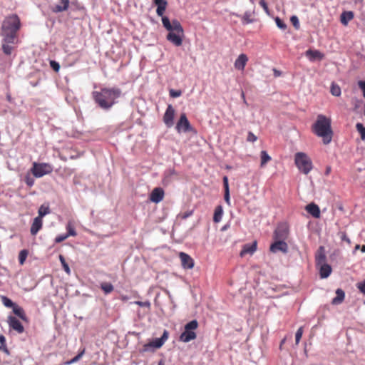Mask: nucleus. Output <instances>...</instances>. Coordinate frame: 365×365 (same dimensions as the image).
Masks as SVG:
<instances>
[{
  "instance_id": "obj_6",
  "label": "nucleus",
  "mask_w": 365,
  "mask_h": 365,
  "mask_svg": "<svg viewBox=\"0 0 365 365\" xmlns=\"http://www.w3.org/2000/svg\"><path fill=\"white\" fill-rule=\"evenodd\" d=\"M198 323L194 319L188 322L185 326V331L180 334V340L183 342H189L196 338V334L194 331L197 328Z\"/></svg>"
},
{
  "instance_id": "obj_22",
  "label": "nucleus",
  "mask_w": 365,
  "mask_h": 365,
  "mask_svg": "<svg viewBox=\"0 0 365 365\" xmlns=\"http://www.w3.org/2000/svg\"><path fill=\"white\" fill-rule=\"evenodd\" d=\"M306 210L315 218H319L320 217L319 207L313 202L306 206Z\"/></svg>"
},
{
  "instance_id": "obj_38",
  "label": "nucleus",
  "mask_w": 365,
  "mask_h": 365,
  "mask_svg": "<svg viewBox=\"0 0 365 365\" xmlns=\"http://www.w3.org/2000/svg\"><path fill=\"white\" fill-rule=\"evenodd\" d=\"M28 251L26 250H22L20 251L19 255V261L21 264H23L27 257Z\"/></svg>"
},
{
  "instance_id": "obj_26",
  "label": "nucleus",
  "mask_w": 365,
  "mask_h": 365,
  "mask_svg": "<svg viewBox=\"0 0 365 365\" xmlns=\"http://www.w3.org/2000/svg\"><path fill=\"white\" fill-rule=\"evenodd\" d=\"M13 312L18 316L20 319H21L23 321L27 322L28 318L25 314L24 310L22 307H19L16 304L14 305V307L12 308Z\"/></svg>"
},
{
  "instance_id": "obj_35",
  "label": "nucleus",
  "mask_w": 365,
  "mask_h": 365,
  "mask_svg": "<svg viewBox=\"0 0 365 365\" xmlns=\"http://www.w3.org/2000/svg\"><path fill=\"white\" fill-rule=\"evenodd\" d=\"M356 128L360 133L361 140H365V127L361 123H357L356 125Z\"/></svg>"
},
{
  "instance_id": "obj_30",
  "label": "nucleus",
  "mask_w": 365,
  "mask_h": 365,
  "mask_svg": "<svg viewBox=\"0 0 365 365\" xmlns=\"http://www.w3.org/2000/svg\"><path fill=\"white\" fill-rule=\"evenodd\" d=\"M260 157H261V167H264L270 160L271 157L269 155V154L265 150H262L260 153Z\"/></svg>"
},
{
  "instance_id": "obj_4",
  "label": "nucleus",
  "mask_w": 365,
  "mask_h": 365,
  "mask_svg": "<svg viewBox=\"0 0 365 365\" xmlns=\"http://www.w3.org/2000/svg\"><path fill=\"white\" fill-rule=\"evenodd\" d=\"M313 131L317 136L322 138L324 144H329L331 141L333 135L331 120L324 115H319L313 125Z\"/></svg>"
},
{
  "instance_id": "obj_17",
  "label": "nucleus",
  "mask_w": 365,
  "mask_h": 365,
  "mask_svg": "<svg viewBox=\"0 0 365 365\" xmlns=\"http://www.w3.org/2000/svg\"><path fill=\"white\" fill-rule=\"evenodd\" d=\"M305 55L311 61H321L324 57V54L318 50L309 49L306 51Z\"/></svg>"
},
{
  "instance_id": "obj_5",
  "label": "nucleus",
  "mask_w": 365,
  "mask_h": 365,
  "mask_svg": "<svg viewBox=\"0 0 365 365\" xmlns=\"http://www.w3.org/2000/svg\"><path fill=\"white\" fill-rule=\"evenodd\" d=\"M295 164L298 169L304 174H308L312 169V163L308 155L304 153L295 155Z\"/></svg>"
},
{
  "instance_id": "obj_40",
  "label": "nucleus",
  "mask_w": 365,
  "mask_h": 365,
  "mask_svg": "<svg viewBox=\"0 0 365 365\" xmlns=\"http://www.w3.org/2000/svg\"><path fill=\"white\" fill-rule=\"evenodd\" d=\"M302 334H303V328L301 327L297 329V331L295 334L296 344H298L299 343V341L302 336Z\"/></svg>"
},
{
  "instance_id": "obj_31",
  "label": "nucleus",
  "mask_w": 365,
  "mask_h": 365,
  "mask_svg": "<svg viewBox=\"0 0 365 365\" xmlns=\"http://www.w3.org/2000/svg\"><path fill=\"white\" fill-rule=\"evenodd\" d=\"M101 288L104 292L106 294H110L114 289L112 284L109 282H103L101 284Z\"/></svg>"
},
{
  "instance_id": "obj_45",
  "label": "nucleus",
  "mask_w": 365,
  "mask_h": 365,
  "mask_svg": "<svg viewBox=\"0 0 365 365\" xmlns=\"http://www.w3.org/2000/svg\"><path fill=\"white\" fill-rule=\"evenodd\" d=\"M274 235L276 238H282L286 235V232L278 227L274 232Z\"/></svg>"
},
{
  "instance_id": "obj_47",
  "label": "nucleus",
  "mask_w": 365,
  "mask_h": 365,
  "mask_svg": "<svg viewBox=\"0 0 365 365\" xmlns=\"http://www.w3.org/2000/svg\"><path fill=\"white\" fill-rule=\"evenodd\" d=\"M50 66L52 68L53 70H54L56 72L58 71L60 69V65L56 61H51Z\"/></svg>"
},
{
  "instance_id": "obj_28",
  "label": "nucleus",
  "mask_w": 365,
  "mask_h": 365,
  "mask_svg": "<svg viewBox=\"0 0 365 365\" xmlns=\"http://www.w3.org/2000/svg\"><path fill=\"white\" fill-rule=\"evenodd\" d=\"M222 215H223L222 207L221 205L217 206L215 210V212H214L213 221L215 222H220L222 220Z\"/></svg>"
},
{
  "instance_id": "obj_32",
  "label": "nucleus",
  "mask_w": 365,
  "mask_h": 365,
  "mask_svg": "<svg viewBox=\"0 0 365 365\" xmlns=\"http://www.w3.org/2000/svg\"><path fill=\"white\" fill-rule=\"evenodd\" d=\"M3 41L2 50L4 53L6 55H10L14 49V47L11 44H14L15 43H6L4 40Z\"/></svg>"
},
{
  "instance_id": "obj_54",
  "label": "nucleus",
  "mask_w": 365,
  "mask_h": 365,
  "mask_svg": "<svg viewBox=\"0 0 365 365\" xmlns=\"http://www.w3.org/2000/svg\"><path fill=\"white\" fill-rule=\"evenodd\" d=\"M340 235V238L341 240L346 242L348 244L351 243L350 239L347 237L345 232H341Z\"/></svg>"
},
{
  "instance_id": "obj_7",
  "label": "nucleus",
  "mask_w": 365,
  "mask_h": 365,
  "mask_svg": "<svg viewBox=\"0 0 365 365\" xmlns=\"http://www.w3.org/2000/svg\"><path fill=\"white\" fill-rule=\"evenodd\" d=\"M31 171L36 178H41L45 175L52 173L53 167L48 163L34 162Z\"/></svg>"
},
{
  "instance_id": "obj_37",
  "label": "nucleus",
  "mask_w": 365,
  "mask_h": 365,
  "mask_svg": "<svg viewBox=\"0 0 365 365\" xmlns=\"http://www.w3.org/2000/svg\"><path fill=\"white\" fill-rule=\"evenodd\" d=\"M66 230H67V233H66V235H68V237L69 236H76V232L73 227V226L72 225L71 222H69L67 225H66Z\"/></svg>"
},
{
  "instance_id": "obj_15",
  "label": "nucleus",
  "mask_w": 365,
  "mask_h": 365,
  "mask_svg": "<svg viewBox=\"0 0 365 365\" xmlns=\"http://www.w3.org/2000/svg\"><path fill=\"white\" fill-rule=\"evenodd\" d=\"M177 175V173L173 168L167 169L163 174V183L164 185H170L173 180L174 177Z\"/></svg>"
},
{
  "instance_id": "obj_63",
  "label": "nucleus",
  "mask_w": 365,
  "mask_h": 365,
  "mask_svg": "<svg viewBox=\"0 0 365 365\" xmlns=\"http://www.w3.org/2000/svg\"><path fill=\"white\" fill-rule=\"evenodd\" d=\"M362 252H365V245H363L361 248Z\"/></svg>"
},
{
  "instance_id": "obj_27",
  "label": "nucleus",
  "mask_w": 365,
  "mask_h": 365,
  "mask_svg": "<svg viewBox=\"0 0 365 365\" xmlns=\"http://www.w3.org/2000/svg\"><path fill=\"white\" fill-rule=\"evenodd\" d=\"M354 18V13L352 11H344L341 14V23L346 26L348 23Z\"/></svg>"
},
{
  "instance_id": "obj_42",
  "label": "nucleus",
  "mask_w": 365,
  "mask_h": 365,
  "mask_svg": "<svg viewBox=\"0 0 365 365\" xmlns=\"http://www.w3.org/2000/svg\"><path fill=\"white\" fill-rule=\"evenodd\" d=\"M59 259H60V261H61V264L63 265V267L65 272L66 273L69 274L70 273V268H69L68 264L66 262V260H65L64 257L62 255H60L59 256Z\"/></svg>"
},
{
  "instance_id": "obj_20",
  "label": "nucleus",
  "mask_w": 365,
  "mask_h": 365,
  "mask_svg": "<svg viewBox=\"0 0 365 365\" xmlns=\"http://www.w3.org/2000/svg\"><path fill=\"white\" fill-rule=\"evenodd\" d=\"M319 269L320 277L322 279L327 278L331 272V267L327 263L317 266Z\"/></svg>"
},
{
  "instance_id": "obj_25",
  "label": "nucleus",
  "mask_w": 365,
  "mask_h": 365,
  "mask_svg": "<svg viewBox=\"0 0 365 365\" xmlns=\"http://www.w3.org/2000/svg\"><path fill=\"white\" fill-rule=\"evenodd\" d=\"M344 292L341 289H337L336 291V297L333 298L331 301L332 304L337 305L341 304L344 301Z\"/></svg>"
},
{
  "instance_id": "obj_41",
  "label": "nucleus",
  "mask_w": 365,
  "mask_h": 365,
  "mask_svg": "<svg viewBox=\"0 0 365 365\" xmlns=\"http://www.w3.org/2000/svg\"><path fill=\"white\" fill-rule=\"evenodd\" d=\"M24 181L29 187H32L34 184V179L29 174L25 176Z\"/></svg>"
},
{
  "instance_id": "obj_51",
  "label": "nucleus",
  "mask_w": 365,
  "mask_h": 365,
  "mask_svg": "<svg viewBox=\"0 0 365 365\" xmlns=\"http://www.w3.org/2000/svg\"><path fill=\"white\" fill-rule=\"evenodd\" d=\"M68 238V235H58L56 237L55 239V242H57V243H59V242H63V240H65L66 239Z\"/></svg>"
},
{
  "instance_id": "obj_48",
  "label": "nucleus",
  "mask_w": 365,
  "mask_h": 365,
  "mask_svg": "<svg viewBox=\"0 0 365 365\" xmlns=\"http://www.w3.org/2000/svg\"><path fill=\"white\" fill-rule=\"evenodd\" d=\"M257 140V136L252 132H249L247 138V140L249 142L254 143Z\"/></svg>"
},
{
  "instance_id": "obj_2",
  "label": "nucleus",
  "mask_w": 365,
  "mask_h": 365,
  "mask_svg": "<svg viewBox=\"0 0 365 365\" xmlns=\"http://www.w3.org/2000/svg\"><path fill=\"white\" fill-rule=\"evenodd\" d=\"M21 26L20 19L17 15L13 14L6 17L2 23V36L6 43H16L17 31Z\"/></svg>"
},
{
  "instance_id": "obj_19",
  "label": "nucleus",
  "mask_w": 365,
  "mask_h": 365,
  "mask_svg": "<svg viewBox=\"0 0 365 365\" xmlns=\"http://www.w3.org/2000/svg\"><path fill=\"white\" fill-rule=\"evenodd\" d=\"M316 259V265H320L323 264H326V255H325V250L324 247L321 246L319 247V250H317V252L316 254L315 257Z\"/></svg>"
},
{
  "instance_id": "obj_64",
  "label": "nucleus",
  "mask_w": 365,
  "mask_h": 365,
  "mask_svg": "<svg viewBox=\"0 0 365 365\" xmlns=\"http://www.w3.org/2000/svg\"><path fill=\"white\" fill-rule=\"evenodd\" d=\"M359 247H360V245H356L355 249L358 250V249H359Z\"/></svg>"
},
{
  "instance_id": "obj_53",
  "label": "nucleus",
  "mask_w": 365,
  "mask_h": 365,
  "mask_svg": "<svg viewBox=\"0 0 365 365\" xmlns=\"http://www.w3.org/2000/svg\"><path fill=\"white\" fill-rule=\"evenodd\" d=\"M224 198H225V201L227 202V204L228 205H230V190L225 191Z\"/></svg>"
},
{
  "instance_id": "obj_61",
  "label": "nucleus",
  "mask_w": 365,
  "mask_h": 365,
  "mask_svg": "<svg viewBox=\"0 0 365 365\" xmlns=\"http://www.w3.org/2000/svg\"><path fill=\"white\" fill-rule=\"evenodd\" d=\"M280 75V73L279 71H277V70H274V76H278Z\"/></svg>"
},
{
  "instance_id": "obj_12",
  "label": "nucleus",
  "mask_w": 365,
  "mask_h": 365,
  "mask_svg": "<svg viewBox=\"0 0 365 365\" xmlns=\"http://www.w3.org/2000/svg\"><path fill=\"white\" fill-rule=\"evenodd\" d=\"M270 251L274 253L279 251L283 253H287L288 252V245L283 240H277L271 245Z\"/></svg>"
},
{
  "instance_id": "obj_13",
  "label": "nucleus",
  "mask_w": 365,
  "mask_h": 365,
  "mask_svg": "<svg viewBox=\"0 0 365 365\" xmlns=\"http://www.w3.org/2000/svg\"><path fill=\"white\" fill-rule=\"evenodd\" d=\"M164 197V191L160 187H155L153 189L150 195V200L151 202L158 203L163 200Z\"/></svg>"
},
{
  "instance_id": "obj_36",
  "label": "nucleus",
  "mask_w": 365,
  "mask_h": 365,
  "mask_svg": "<svg viewBox=\"0 0 365 365\" xmlns=\"http://www.w3.org/2000/svg\"><path fill=\"white\" fill-rule=\"evenodd\" d=\"M1 302H2L3 304L6 307H8V308H13L14 307V305L16 304L15 303H14L12 302V300H11L9 298H8L7 297H5V296L1 297Z\"/></svg>"
},
{
  "instance_id": "obj_33",
  "label": "nucleus",
  "mask_w": 365,
  "mask_h": 365,
  "mask_svg": "<svg viewBox=\"0 0 365 365\" xmlns=\"http://www.w3.org/2000/svg\"><path fill=\"white\" fill-rule=\"evenodd\" d=\"M85 353V349L81 350L75 357H73L72 359L67 361L64 363L65 365H71L72 364H74L80 360V359L83 356Z\"/></svg>"
},
{
  "instance_id": "obj_29",
  "label": "nucleus",
  "mask_w": 365,
  "mask_h": 365,
  "mask_svg": "<svg viewBox=\"0 0 365 365\" xmlns=\"http://www.w3.org/2000/svg\"><path fill=\"white\" fill-rule=\"evenodd\" d=\"M252 13L250 11H247L244 13L242 16V21L243 24H249L254 22V19L251 18Z\"/></svg>"
},
{
  "instance_id": "obj_52",
  "label": "nucleus",
  "mask_w": 365,
  "mask_h": 365,
  "mask_svg": "<svg viewBox=\"0 0 365 365\" xmlns=\"http://www.w3.org/2000/svg\"><path fill=\"white\" fill-rule=\"evenodd\" d=\"M358 85L363 92V96L365 98V81H359Z\"/></svg>"
},
{
  "instance_id": "obj_43",
  "label": "nucleus",
  "mask_w": 365,
  "mask_h": 365,
  "mask_svg": "<svg viewBox=\"0 0 365 365\" xmlns=\"http://www.w3.org/2000/svg\"><path fill=\"white\" fill-rule=\"evenodd\" d=\"M170 96L172 98H178L181 96L182 92L180 90L170 89L169 91Z\"/></svg>"
},
{
  "instance_id": "obj_50",
  "label": "nucleus",
  "mask_w": 365,
  "mask_h": 365,
  "mask_svg": "<svg viewBox=\"0 0 365 365\" xmlns=\"http://www.w3.org/2000/svg\"><path fill=\"white\" fill-rule=\"evenodd\" d=\"M357 288L359 291L365 294V280L357 284Z\"/></svg>"
},
{
  "instance_id": "obj_55",
  "label": "nucleus",
  "mask_w": 365,
  "mask_h": 365,
  "mask_svg": "<svg viewBox=\"0 0 365 365\" xmlns=\"http://www.w3.org/2000/svg\"><path fill=\"white\" fill-rule=\"evenodd\" d=\"M223 185H224L225 191L230 190L228 178L227 176H224V178H223Z\"/></svg>"
},
{
  "instance_id": "obj_24",
  "label": "nucleus",
  "mask_w": 365,
  "mask_h": 365,
  "mask_svg": "<svg viewBox=\"0 0 365 365\" xmlns=\"http://www.w3.org/2000/svg\"><path fill=\"white\" fill-rule=\"evenodd\" d=\"M257 250V242H254L252 244H246L244 245L240 255L244 256L246 254L252 255Z\"/></svg>"
},
{
  "instance_id": "obj_18",
  "label": "nucleus",
  "mask_w": 365,
  "mask_h": 365,
  "mask_svg": "<svg viewBox=\"0 0 365 365\" xmlns=\"http://www.w3.org/2000/svg\"><path fill=\"white\" fill-rule=\"evenodd\" d=\"M154 4L157 6L156 13L158 16L164 17L163 14L165 11L168 2L166 0H153Z\"/></svg>"
},
{
  "instance_id": "obj_60",
  "label": "nucleus",
  "mask_w": 365,
  "mask_h": 365,
  "mask_svg": "<svg viewBox=\"0 0 365 365\" xmlns=\"http://www.w3.org/2000/svg\"><path fill=\"white\" fill-rule=\"evenodd\" d=\"M241 96H242V98L243 99L244 103L247 105V101H246V99H245V93H244L243 91L241 93Z\"/></svg>"
},
{
  "instance_id": "obj_8",
  "label": "nucleus",
  "mask_w": 365,
  "mask_h": 365,
  "mask_svg": "<svg viewBox=\"0 0 365 365\" xmlns=\"http://www.w3.org/2000/svg\"><path fill=\"white\" fill-rule=\"evenodd\" d=\"M175 128L178 133H186L191 130L192 127L185 113L181 114L180 118L177 123Z\"/></svg>"
},
{
  "instance_id": "obj_1",
  "label": "nucleus",
  "mask_w": 365,
  "mask_h": 365,
  "mask_svg": "<svg viewBox=\"0 0 365 365\" xmlns=\"http://www.w3.org/2000/svg\"><path fill=\"white\" fill-rule=\"evenodd\" d=\"M95 103L103 110L110 109L118 103V99L122 96V91L118 87H104L100 91L92 93Z\"/></svg>"
},
{
  "instance_id": "obj_23",
  "label": "nucleus",
  "mask_w": 365,
  "mask_h": 365,
  "mask_svg": "<svg viewBox=\"0 0 365 365\" xmlns=\"http://www.w3.org/2000/svg\"><path fill=\"white\" fill-rule=\"evenodd\" d=\"M43 225L42 219L40 217H35L31 227V234L36 235L38 232L41 229Z\"/></svg>"
},
{
  "instance_id": "obj_16",
  "label": "nucleus",
  "mask_w": 365,
  "mask_h": 365,
  "mask_svg": "<svg viewBox=\"0 0 365 365\" xmlns=\"http://www.w3.org/2000/svg\"><path fill=\"white\" fill-rule=\"evenodd\" d=\"M248 61L247 55L241 53L235 60L234 66L235 68L239 71H243Z\"/></svg>"
},
{
  "instance_id": "obj_62",
  "label": "nucleus",
  "mask_w": 365,
  "mask_h": 365,
  "mask_svg": "<svg viewBox=\"0 0 365 365\" xmlns=\"http://www.w3.org/2000/svg\"><path fill=\"white\" fill-rule=\"evenodd\" d=\"M158 365H165V363L163 360H160L159 362H158Z\"/></svg>"
},
{
  "instance_id": "obj_44",
  "label": "nucleus",
  "mask_w": 365,
  "mask_h": 365,
  "mask_svg": "<svg viewBox=\"0 0 365 365\" xmlns=\"http://www.w3.org/2000/svg\"><path fill=\"white\" fill-rule=\"evenodd\" d=\"M275 22L277 26L281 29H285L287 28V25L284 23L279 17L275 19Z\"/></svg>"
},
{
  "instance_id": "obj_49",
  "label": "nucleus",
  "mask_w": 365,
  "mask_h": 365,
  "mask_svg": "<svg viewBox=\"0 0 365 365\" xmlns=\"http://www.w3.org/2000/svg\"><path fill=\"white\" fill-rule=\"evenodd\" d=\"M134 303L135 304L139 305L140 307H150V303L148 301H145V302L136 301Z\"/></svg>"
},
{
  "instance_id": "obj_11",
  "label": "nucleus",
  "mask_w": 365,
  "mask_h": 365,
  "mask_svg": "<svg viewBox=\"0 0 365 365\" xmlns=\"http://www.w3.org/2000/svg\"><path fill=\"white\" fill-rule=\"evenodd\" d=\"M179 257L181 261V265L183 269H190L194 267V260L193 259L187 254L185 252H180Z\"/></svg>"
},
{
  "instance_id": "obj_59",
  "label": "nucleus",
  "mask_w": 365,
  "mask_h": 365,
  "mask_svg": "<svg viewBox=\"0 0 365 365\" xmlns=\"http://www.w3.org/2000/svg\"><path fill=\"white\" fill-rule=\"evenodd\" d=\"M0 350L4 351V352H6V354H9V351H8V349H7V348H6V344L1 345V346H0Z\"/></svg>"
},
{
  "instance_id": "obj_56",
  "label": "nucleus",
  "mask_w": 365,
  "mask_h": 365,
  "mask_svg": "<svg viewBox=\"0 0 365 365\" xmlns=\"http://www.w3.org/2000/svg\"><path fill=\"white\" fill-rule=\"evenodd\" d=\"M259 4L261 5V6L263 8V9L264 10V11L267 13V14H269V9H268V6H267V3L262 0L260 2H259Z\"/></svg>"
},
{
  "instance_id": "obj_46",
  "label": "nucleus",
  "mask_w": 365,
  "mask_h": 365,
  "mask_svg": "<svg viewBox=\"0 0 365 365\" xmlns=\"http://www.w3.org/2000/svg\"><path fill=\"white\" fill-rule=\"evenodd\" d=\"M290 21H291L292 24H293V26L296 29H299V19H298L297 16H292L291 17V19H290Z\"/></svg>"
},
{
  "instance_id": "obj_57",
  "label": "nucleus",
  "mask_w": 365,
  "mask_h": 365,
  "mask_svg": "<svg viewBox=\"0 0 365 365\" xmlns=\"http://www.w3.org/2000/svg\"><path fill=\"white\" fill-rule=\"evenodd\" d=\"M168 332L166 330H165L162 336L160 337V339H162V341L165 343V341L168 339Z\"/></svg>"
},
{
  "instance_id": "obj_58",
  "label": "nucleus",
  "mask_w": 365,
  "mask_h": 365,
  "mask_svg": "<svg viewBox=\"0 0 365 365\" xmlns=\"http://www.w3.org/2000/svg\"><path fill=\"white\" fill-rule=\"evenodd\" d=\"M6 343V339L5 336L3 335H0V344L1 345H4Z\"/></svg>"
},
{
  "instance_id": "obj_10",
  "label": "nucleus",
  "mask_w": 365,
  "mask_h": 365,
  "mask_svg": "<svg viewBox=\"0 0 365 365\" xmlns=\"http://www.w3.org/2000/svg\"><path fill=\"white\" fill-rule=\"evenodd\" d=\"M7 323L11 329L16 331L19 334H21L24 331V326L15 317L11 315L9 316Z\"/></svg>"
},
{
  "instance_id": "obj_39",
  "label": "nucleus",
  "mask_w": 365,
  "mask_h": 365,
  "mask_svg": "<svg viewBox=\"0 0 365 365\" xmlns=\"http://www.w3.org/2000/svg\"><path fill=\"white\" fill-rule=\"evenodd\" d=\"M331 93L334 96H339L341 95V88L339 86L332 83L331 87Z\"/></svg>"
},
{
  "instance_id": "obj_9",
  "label": "nucleus",
  "mask_w": 365,
  "mask_h": 365,
  "mask_svg": "<svg viewBox=\"0 0 365 365\" xmlns=\"http://www.w3.org/2000/svg\"><path fill=\"white\" fill-rule=\"evenodd\" d=\"M175 112L173 106L168 105L163 115V122L168 128H171L174 125Z\"/></svg>"
},
{
  "instance_id": "obj_21",
  "label": "nucleus",
  "mask_w": 365,
  "mask_h": 365,
  "mask_svg": "<svg viewBox=\"0 0 365 365\" xmlns=\"http://www.w3.org/2000/svg\"><path fill=\"white\" fill-rule=\"evenodd\" d=\"M69 0H58V3L53 7V11L59 13L68 9Z\"/></svg>"
},
{
  "instance_id": "obj_3",
  "label": "nucleus",
  "mask_w": 365,
  "mask_h": 365,
  "mask_svg": "<svg viewBox=\"0 0 365 365\" xmlns=\"http://www.w3.org/2000/svg\"><path fill=\"white\" fill-rule=\"evenodd\" d=\"M163 26L170 32L167 35V40L176 46H180L182 43L184 30L180 23L178 20L170 21L167 16L162 19Z\"/></svg>"
},
{
  "instance_id": "obj_34",
  "label": "nucleus",
  "mask_w": 365,
  "mask_h": 365,
  "mask_svg": "<svg viewBox=\"0 0 365 365\" xmlns=\"http://www.w3.org/2000/svg\"><path fill=\"white\" fill-rule=\"evenodd\" d=\"M50 212V209L48 206H45L44 205H42L38 211V216L37 217H40V219H42L43 216L48 214Z\"/></svg>"
},
{
  "instance_id": "obj_14",
  "label": "nucleus",
  "mask_w": 365,
  "mask_h": 365,
  "mask_svg": "<svg viewBox=\"0 0 365 365\" xmlns=\"http://www.w3.org/2000/svg\"><path fill=\"white\" fill-rule=\"evenodd\" d=\"M164 344V342L160 338H155L151 342L143 346V351H149L155 349H159Z\"/></svg>"
}]
</instances>
